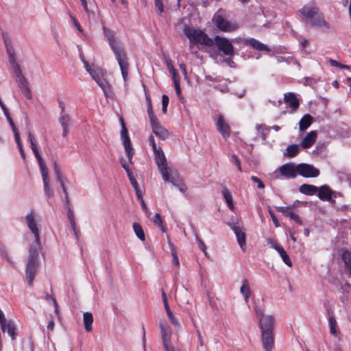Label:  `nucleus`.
<instances>
[{"label": "nucleus", "instance_id": "nucleus-1", "mask_svg": "<svg viewBox=\"0 0 351 351\" xmlns=\"http://www.w3.org/2000/svg\"><path fill=\"white\" fill-rule=\"evenodd\" d=\"M27 226L35 237V245L30 247L25 269V276L29 285H33L35 276L39 269L38 252L40 247L39 228L36 221H27Z\"/></svg>", "mask_w": 351, "mask_h": 351}, {"label": "nucleus", "instance_id": "nucleus-2", "mask_svg": "<svg viewBox=\"0 0 351 351\" xmlns=\"http://www.w3.org/2000/svg\"><path fill=\"white\" fill-rule=\"evenodd\" d=\"M154 155L158 169L163 180L171 182L181 192H184L186 186L182 183L178 171L175 169L168 167L165 155L160 147H158L157 151L154 152Z\"/></svg>", "mask_w": 351, "mask_h": 351}, {"label": "nucleus", "instance_id": "nucleus-3", "mask_svg": "<svg viewBox=\"0 0 351 351\" xmlns=\"http://www.w3.org/2000/svg\"><path fill=\"white\" fill-rule=\"evenodd\" d=\"M104 34L107 38L108 44L114 53L119 63L122 77L125 82L128 74V62L126 58V51L123 45L117 39L115 32L110 28L103 27Z\"/></svg>", "mask_w": 351, "mask_h": 351}, {"label": "nucleus", "instance_id": "nucleus-4", "mask_svg": "<svg viewBox=\"0 0 351 351\" xmlns=\"http://www.w3.org/2000/svg\"><path fill=\"white\" fill-rule=\"evenodd\" d=\"M300 12L305 17L306 23L311 25V27L328 29L330 25L325 19L324 14L315 3H312L304 5L300 10Z\"/></svg>", "mask_w": 351, "mask_h": 351}, {"label": "nucleus", "instance_id": "nucleus-5", "mask_svg": "<svg viewBox=\"0 0 351 351\" xmlns=\"http://www.w3.org/2000/svg\"><path fill=\"white\" fill-rule=\"evenodd\" d=\"M274 318L266 317L261 320L259 326L261 341L265 351H271L274 346Z\"/></svg>", "mask_w": 351, "mask_h": 351}, {"label": "nucleus", "instance_id": "nucleus-6", "mask_svg": "<svg viewBox=\"0 0 351 351\" xmlns=\"http://www.w3.org/2000/svg\"><path fill=\"white\" fill-rule=\"evenodd\" d=\"M183 32L192 43H199L208 47L214 45L213 40L200 29H195L185 25Z\"/></svg>", "mask_w": 351, "mask_h": 351}, {"label": "nucleus", "instance_id": "nucleus-7", "mask_svg": "<svg viewBox=\"0 0 351 351\" xmlns=\"http://www.w3.org/2000/svg\"><path fill=\"white\" fill-rule=\"evenodd\" d=\"M28 138H29V141L31 144V148H32L36 158L38 160V164H39V166L40 168V171H41V174H42V177H43L44 186H49V178L48 176L47 167L39 153V151H38V149L37 147L36 140L34 136L30 132H28Z\"/></svg>", "mask_w": 351, "mask_h": 351}, {"label": "nucleus", "instance_id": "nucleus-8", "mask_svg": "<svg viewBox=\"0 0 351 351\" xmlns=\"http://www.w3.org/2000/svg\"><path fill=\"white\" fill-rule=\"evenodd\" d=\"M213 22L215 26L222 32H232L238 28L237 24L231 23L226 19V12L223 9H219L214 14Z\"/></svg>", "mask_w": 351, "mask_h": 351}, {"label": "nucleus", "instance_id": "nucleus-9", "mask_svg": "<svg viewBox=\"0 0 351 351\" xmlns=\"http://www.w3.org/2000/svg\"><path fill=\"white\" fill-rule=\"evenodd\" d=\"M159 327L160 329L163 347L165 351H180L178 348L171 345V329L164 319L160 320Z\"/></svg>", "mask_w": 351, "mask_h": 351}, {"label": "nucleus", "instance_id": "nucleus-10", "mask_svg": "<svg viewBox=\"0 0 351 351\" xmlns=\"http://www.w3.org/2000/svg\"><path fill=\"white\" fill-rule=\"evenodd\" d=\"M227 225L233 230L241 250L245 251L246 248L245 230L241 221H228Z\"/></svg>", "mask_w": 351, "mask_h": 351}, {"label": "nucleus", "instance_id": "nucleus-11", "mask_svg": "<svg viewBox=\"0 0 351 351\" xmlns=\"http://www.w3.org/2000/svg\"><path fill=\"white\" fill-rule=\"evenodd\" d=\"M119 121L121 125V138L123 141V145L124 146L125 153L128 158V161L130 163H132V156L134 154V152L132 146L131 141L128 136V130L126 128L123 119L122 117H120Z\"/></svg>", "mask_w": 351, "mask_h": 351}, {"label": "nucleus", "instance_id": "nucleus-12", "mask_svg": "<svg viewBox=\"0 0 351 351\" xmlns=\"http://www.w3.org/2000/svg\"><path fill=\"white\" fill-rule=\"evenodd\" d=\"M3 40L5 45L6 51L8 54L9 62L11 65L12 72H15L21 69L19 64L16 62L15 58V51L12 46L11 38L7 34H3Z\"/></svg>", "mask_w": 351, "mask_h": 351}, {"label": "nucleus", "instance_id": "nucleus-13", "mask_svg": "<svg viewBox=\"0 0 351 351\" xmlns=\"http://www.w3.org/2000/svg\"><path fill=\"white\" fill-rule=\"evenodd\" d=\"M213 42L218 50L223 53V56L234 55V47L228 38L216 36Z\"/></svg>", "mask_w": 351, "mask_h": 351}, {"label": "nucleus", "instance_id": "nucleus-14", "mask_svg": "<svg viewBox=\"0 0 351 351\" xmlns=\"http://www.w3.org/2000/svg\"><path fill=\"white\" fill-rule=\"evenodd\" d=\"M298 173L304 178H316L319 175V170L314 166L301 163L297 165Z\"/></svg>", "mask_w": 351, "mask_h": 351}, {"label": "nucleus", "instance_id": "nucleus-15", "mask_svg": "<svg viewBox=\"0 0 351 351\" xmlns=\"http://www.w3.org/2000/svg\"><path fill=\"white\" fill-rule=\"evenodd\" d=\"M280 174L286 178H294L297 175V166L293 164L287 163L279 168Z\"/></svg>", "mask_w": 351, "mask_h": 351}, {"label": "nucleus", "instance_id": "nucleus-16", "mask_svg": "<svg viewBox=\"0 0 351 351\" xmlns=\"http://www.w3.org/2000/svg\"><path fill=\"white\" fill-rule=\"evenodd\" d=\"M324 306L326 308V311H327V313L328 314V324H329V328H330V332L334 335V336H337V320L333 315V312L331 310L330 308H329L326 304H324Z\"/></svg>", "mask_w": 351, "mask_h": 351}, {"label": "nucleus", "instance_id": "nucleus-17", "mask_svg": "<svg viewBox=\"0 0 351 351\" xmlns=\"http://www.w3.org/2000/svg\"><path fill=\"white\" fill-rule=\"evenodd\" d=\"M294 206H278L276 207V210L282 213L285 217H289L291 219H299V216L294 212Z\"/></svg>", "mask_w": 351, "mask_h": 351}, {"label": "nucleus", "instance_id": "nucleus-18", "mask_svg": "<svg viewBox=\"0 0 351 351\" xmlns=\"http://www.w3.org/2000/svg\"><path fill=\"white\" fill-rule=\"evenodd\" d=\"M284 101L286 104H289L290 108L293 111H295L300 106L299 99L296 97L295 94L293 93H285V97H284Z\"/></svg>", "mask_w": 351, "mask_h": 351}, {"label": "nucleus", "instance_id": "nucleus-19", "mask_svg": "<svg viewBox=\"0 0 351 351\" xmlns=\"http://www.w3.org/2000/svg\"><path fill=\"white\" fill-rule=\"evenodd\" d=\"M218 130L221 134L223 138L226 139L230 134V126L224 121L223 117L220 116L217 123Z\"/></svg>", "mask_w": 351, "mask_h": 351}, {"label": "nucleus", "instance_id": "nucleus-20", "mask_svg": "<svg viewBox=\"0 0 351 351\" xmlns=\"http://www.w3.org/2000/svg\"><path fill=\"white\" fill-rule=\"evenodd\" d=\"M317 139V132L315 131L310 132L302 140L300 145L304 149H307L311 147Z\"/></svg>", "mask_w": 351, "mask_h": 351}, {"label": "nucleus", "instance_id": "nucleus-21", "mask_svg": "<svg viewBox=\"0 0 351 351\" xmlns=\"http://www.w3.org/2000/svg\"><path fill=\"white\" fill-rule=\"evenodd\" d=\"M53 169L56 174L57 180L60 184V185L62 188L63 192L65 193V202H66V205L68 206V204H69L68 193H67V191H66L65 186H64V179L61 174L60 169H59L56 161L53 162Z\"/></svg>", "mask_w": 351, "mask_h": 351}, {"label": "nucleus", "instance_id": "nucleus-22", "mask_svg": "<svg viewBox=\"0 0 351 351\" xmlns=\"http://www.w3.org/2000/svg\"><path fill=\"white\" fill-rule=\"evenodd\" d=\"M341 258L345 264L346 274L351 277V252L349 250H343Z\"/></svg>", "mask_w": 351, "mask_h": 351}, {"label": "nucleus", "instance_id": "nucleus-23", "mask_svg": "<svg viewBox=\"0 0 351 351\" xmlns=\"http://www.w3.org/2000/svg\"><path fill=\"white\" fill-rule=\"evenodd\" d=\"M318 197L323 201H330L332 199V191L328 186H322L318 189Z\"/></svg>", "mask_w": 351, "mask_h": 351}, {"label": "nucleus", "instance_id": "nucleus-24", "mask_svg": "<svg viewBox=\"0 0 351 351\" xmlns=\"http://www.w3.org/2000/svg\"><path fill=\"white\" fill-rule=\"evenodd\" d=\"M245 44L247 45H249L252 47V48L259 50V51H269L270 49L268 48V47L258 40L254 39V38H249L245 40Z\"/></svg>", "mask_w": 351, "mask_h": 351}, {"label": "nucleus", "instance_id": "nucleus-25", "mask_svg": "<svg viewBox=\"0 0 351 351\" xmlns=\"http://www.w3.org/2000/svg\"><path fill=\"white\" fill-rule=\"evenodd\" d=\"M97 84L100 86V88L104 91L106 97H110L112 95L111 86L110 84L103 77V76L100 79H97L96 82Z\"/></svg>", "mask_w": 351, "mask_h": 351}, {"label": "nucleus", "instance_id": "nucleus-26", "mask_svg": "<svg viewBox=\"0 0 351 351\" xmlns=\"http://www.w3.org/2000/svg\"><path fill=\"white\" fill-rule=\"evenodd\" d=\"M152 132L156 136L162 141H165L169 136L168 130L162 127L160 124L152 128Z\"/></svg>", "mask_w": 351, "mask_h": 351}, {"label": "nucleus", "instance_id": "nucleus-27", "mask_svg": "<svg viewBox=\"0 0 351 351\" xmlns=\"http://www.w3.org/2000/svg\"><path fill=\"white\" fill-rule=\"evenodd\" d=\"M299 191L304 195H313L317 192L318 188L314 185L303 184L300 186Z\"/></svg>", "mask_w": 351, "mask_h": 351}, {"label": "nucleus", "instance_id": "nucleus-28", "mask_svg": "<svg viewBox=\"0 0 351 351\" xmlns=\"http://www.w3.org/2000/svg\"><path fill=\"white\" fill-rule=\"evenodd\" d=\"M313 117L311 115L306 114L302 117L299 122V129L300 131L306 130L313 123Z\"/></svg>", "mask_w": 351, "mask_h": 351}, {"label": "nucleus", "instance_id": "nucleus-29", "mask_svg": "<svg viewBox=\"0 0 351 351\" xmlns=\"http://www.w3.org/2000/svg\"><path fill=\"white\" fill-rule=\"evenodd\" d=\"M93 322V317L91 313L85 312L83 314V323L84 329L86 332L92 330V324Z\"/></svg>", "mask_w": 351, "mask_h": 351}, {"label": "nucleus", "instance_id": "nucleus-30", "mask_svg": "<svg viewBox=\"0 0 351 351\" xmlns=\"http://www.w3.org/2000/svg\"><path fill=\"white\" fill-rule=\"evenodd\" d=\"M240 292L243 295L245 302L247 303L250 297L251 291L247 279L243 280L242 285L240 288Z\"/></svg>", "mask_w": 351, "mask_h": 351}, {"label": "nucleus", "instance_id": "nucleus-31", "mask_svg": "<svg viewBox=\"0 0 351 351\" xmlns=\"http://www.w3.org/2000/svg\"><path fill=\"white\" fill-rule=\"evenodd\" d=\"M60 123L63 128L62 136H66L69 133V125L70 122V118L68 114H63L59 118Z\"/></svg>", "mask_w": 351, "mask_h": 351}, {"label": "nucleus", "instance_id": "nucleus-32", "mask_svg": "<svg viewBox=\"0 0 351 351\" xmlns=\"http://www.w3.org/2000/svg\"><path fill=\"white\" fill-rule=\"evenodd\" d=\"M300 147L297 144H292L287 146L284 155L289 158L295 157L299 152Z\"/></svg>", "mask_w": 351, "mask_h": 351}, {"label": "nucleus", "instance_id": "nucleus-33", "mask_svg": "<svg viewBox=\"0 0 351 351\" xmlns=\"http://www.w3.org/2000/svg\"><path fill=\"white\" fill-rule=\"evenodd\" d=\"M133 230L136 236L142 241L145 240V235L142 226L137 222H134L132 225Z\"/></svg>", "mask_w": 351, "mask_h": 351}, {"label": "nucleus", "instance_id": "nucleus-34", "mask_svg": "<svg viewBox=\"0 0 351 351\" xmlns=\"http://www.w3.org/2000/svg\"><path fill=\"white\" fill-rule=\"evenodd\" d=\"M13 73L15 75L16 82H17L18 86L29 83L27 79L23 75L21 69L13 72Z\"/></svg>", "mask_w": 351, "mask_h": 351}, {"label": "nucleus", "instance_id": "nucleus-35", "mask_svg": "<svg viewBox=\"0 0 351 351\" xmlns=\"http://www.w3.org/2000/svg\"><path fill=\"white\" fill-rule=\"evenodd\" d=\"M15 329L16 326L15 323L12 320H10L8 323L6 322V328L8 334L10 336L12 340L15 339Z\"/></svg>", "mask_w": 351, "mask_h": 351}, {"label": "nucleus", "instance_id": "nucleus-36", "mask_svg": "<svg viewBox=\"0 0 351 351\" xmlns=\"http://www.w3.org/2000/svg\"><path fill=\"white\" fill-rule=\"evenodd\" d=\"M18 86L25 98L28 99H32V91L29 88V83L23 85H19Z\"/></svg>", "mask_w": 351, "mask_h": 351}, {"label": "nucleus", "instance_id": "nucleus-37", "mask_svg": "<svg viewBox=\"0 0 351 351\" xmlns=\"http://www.w3.org/2000/svg\"><path fill=\"white\" fill-rule=\"evenodd\" d=\"M222 194H223V196L224 197V199H226L228 205V207L232 210L234 206H233V201H232V195L230 194V193L229 192V191L226 188L224 187L222 190Z\"/></svg>", "mask_w": 351, "mask_h": 351}, {"label": "nucleus", "instance_id": "nucleus-38", "mask_svg": "<svg viewBox=\"0 0 351 351\" xmlns=\"http://www.w3.org/2000/svg\"><path fill=\"white\" fill-rule=\"evenodd\" d=\"M254 311L259 319V326H261V320H262L263 319L266 317L274 318L272 315H264V310L261 306H256L254 308Z\"/></svg>", "mask_w": 351, "mask_h": 351}, {"label": "nucleus", "instance_id": "nucleus-39", "mask_svg": "<svg viewBox=\"0 0 351 351\" xmlns=\"http://www.w3.org/2000/svg\"><path fill=\"white\" fill-rule=\"evenodd\" d=\"M280 254L281 258L282 259V261L289 267H291L292 265V262L289 256V255L287 254L285 250L283 247L280 249V250L278 252Z\"/></svg>", "mask_w": 351, "mask_h": 351}, {"label": "nucleus", "instance_id": "nucleus-40", "mask_svg": "<svg viewBox=\"0 0 351 351\" xmlns=\"http://www.w3.org/2000/svg\"><path fill=\"white\" fill-rule=\"evenodd\" d=\"M121 164L122 167L126 171L128 177L130 181L132 180V179H134L135 178L133 176V173H132L131 169H130L129 165L126 163V161L125 160H123V159H121Z\"/></svg>", "mask_w": 351, "mask_h": 351}, {"label": "nucleus", "instance_id": "nucleus-41", "mask_svg": "<svg viewBox=\"0 0 351 351\" xmlns=\"http://www.w3.org/2000/svg\"><path fill=\"white\" fill-rule=\"evenodd\" d=\"M267 244L269 245L271 248H274L277 252L280 250L282 247L279 245L276 241H274L271 238L267 239Z\"/></svg>", "mask_w": 351, "mask_h": 351}, {"label": "nucleus", "instance_id": "nucleus-42", "mask_svg": "<svg viewBox=\"0 0 351 351\" xmlns=\"http://www.w3.org/2000/svg\"><path fill=\"white\" fill-rule=\"evenodd\" d=\"M15 141H16V143L17 144L18 148L19 149L21 156L23 160H25V152H24V149L23 148V146H22L19 134H16V135Z\"/></svg>", "mask_w": 351, "mask_h": 351}, {"label": "nucleus", "instance_id": "nucleus-43", "mask_svg": "<svg viewBox=\"0 0 351 351\" xmlns=\"http://www.w3.org/2000/svg\"><path fill=\"white\" fill-rule=\"evenodd\" d=\"M89 74L92 76L93 79L95 82L97 81V79H100L102 77L101 70L100 69H94Z\"/></svg>", "mask_w": 351, "mask_h": 351}, {"label": "nucleus", "instance_id": "nucleus-44", "mask_svg": "<svg viewBox=\"0 0 351 351\" xmlns=\"http://www.w3.org/2000/svg\"><path fill=\"white\" fill-rule=\"evenodd\" d=\"M169 319L170 320L171 323L173 324V326L176 328H180L181 326L178 321V319L175 317L173 313L170 314L167 316Z\"/></svg>", "mask_w": 351, "mask_h": 351}, {"label": "nucleus", "instance_id": "nucleus-45", "mask_svg": "<svg viewBox=\"0 0 351 351\" xmlns=\"http://www.w3.org/2000/svg\"><path fill=\"white\" fill-rule=\"evenodd\" d=\"M169 104V97L167 95L162 96V110L164 114L167 113V108Z\"/></svg>", "mask_w": 351, "mask_h": 351}, {"label": "nucleus", "instance_id": "nucleus-46", "mask_svg": "<svg viewBox=\"0 0 351 351\" xmlns=\"http://www.w3.org/2000/svg\"><path fill=\"white\" fill-rule=\"evenodd\" d=\"M6 322L7 320L5 319V315L3 312L0 309V326L3 332L5 331Z\"/></svg>", "mask_w": 351, "mask_h": 351}, {"label": "nucleus", "instance_id": "nucleus-47", "mask_svg": "<svg viewBox=\"0 0 351 351\" xmlns=\"http://www.w3.org/2000/svg\"><path fill=\"white\" fill-rule=\"evenodd\" d=\"M225 57L223 59V62L226 63L230 67L234 68L235 67V63L232 60V57L234 56H224Z\"/></svg>", "mask_w": 351, "mask_h": 351}, {"label": "nucleus", "instance_id": "nucleus-48", "mask_svg": "<svg viewBox=\"0 0 351 351\" xmlns=\"http://www.w3.org/2000/svg\"><path fill=\"white\" fill-rule=\"evenodd\" d=\"M329 62H330V65L332 66H336V67H339L341 69H348V66L339 63V62H337V60H335L332 59H330L329 60Z\"/></svg>", "mask_w": 351, "mask_h": 351}, {"label": "nucleus", "instance_id": "nucleus-49", "mask_svg": "<svg viewBox=\"0 0 351 351\" xmlns=\"http://www.w3.org/2000/svg\"><path fill=\"white\" fill-rule=\"evenodd\" d=\"M149 118L152 129L154 128L155 126L160 125L159 122L158 121L157 117L154 114L149 116Z\"/></svg>", "mask_w": 351, "mask_h": 351}, {"label": "nucleus", "instance_id": "nucleus-50", "mask_svg": "<svg viewBox=\"0 0 351 351\" xmlns=\"http://www.w3.org/2000/svg\"><path fill=\"white\" fill-rule=\"evenodd\" d=\"M231 158H232V161L233 162H234L235 165H237L238 170L239 171H242L241 161L239 159V158L235 154L232 155Z\"/></svg>", "mask_w": 351, "mask_h": 351}, {"label": "nucleus", "instance_id": "nucleus-51", "mask_svg": "<svg viewBox=\"0 0 351 351\" xmlns=\"http://www.w3.org/2000/svg\"><path fill=\"white\" fill-rule=\"evenodd\" d=\"M71 226L72 227V229L74 232V234L76 237V239H78L80 237V230L77 228V225L75 223V221L72 220L71 221Z\"/></svg>", "mask_w": 351, "mask_h": 351}, {"label": "nucleus", "instance_id": "nucleus-52", "mask_svg": "<svg viewBox=\"0 0 351 351\" xmlns=\"http://www.w3.org/2000/svg\"><path fill=\"white\" fill-rule=\"evenodd\" d=\"M44 190H45V195L47 197L51 198V197H52L53 196V190H52V189L51 188L50 186H44Z\"/></svg>", "mask_w": 351, "mask_h": 351}, {"label": "nucleus", "instance_id": "nucleus-53", "mask_svg": "<svg viewBox=\"0 0 351 351\" xmlns=\"http://www.w3.org/2000/svg\"><path fill=\"white\" fill-rule=\"evenodd\" d=\"M251 180L255 182V183H257L258 184V187L259 189H263L265 187V184H263V182L261 180V179H259L258 178L256 177V176H252L251 177Z\"/></svg>", "mask_w": 351, "mask_h": 351}, {"label": "nucleus", "instance_id": "nucleus-54", "mask_svg": "<svg viewBox=\"0 0 351 351\" xmlns=\"http://www.w3.org/2000/svg\"><path fill=\"white\" fill-rule=\"evenodd\" d=\"M7 119H8V122H9V123H10V126H11V128H12V131H13V132H14V138H16V134H19V131H18V130L16 129V126H15V125H14V122H13V121H12V118H11V117H10V118H8Z\"/></svg>", "mask_w": 351, "mask_h": 351}, {"label": "nucleus", "instance_id": "nucleus-55", "mask_svg": "<svg viewBox=\"0 0 351 351\" xmlns=\"http://www.w3.org/2000/svg\"><path fill=\"white\" fill-rule=\"evenodd\" d=\"M172 264L176 267L179 266V259L175 250L172 251Z\"/></svg>", "mask_w": 351, "mask_h": 351}, {"label": "nucleus", "instance_id": "nucleus-56", "mask_svg": "<svg viewBox=\"0 0 351 351\" xmlns=\"http://www.w3.org/2000/svg\"><path fill=\"white\" fill-rule=\"evenodd\" d=\"M154 221L162 232H166V228L163 223L164 221Z\"/></svg>", "mask_w": 351, "mask_h": 351}, {"label": "nucleus", "instance_id": "nucleus-57", "mask_svg": "<svg viewBox=\"0 0 351 351\" xmlns=\"http://www.w3.org/2000/svg\"><path fill=\"white\" fill-rule=\"evenodd\" d=\"M149 143H150V144H151V145H152V149H153L154 152H156V151H157V149H158V147H157V146H156V143H155V141H154V136H153L152 135H150V136H149Z\"/></svg>", "mask_w": 351, "mask_h": 351}, {"label": "nucleus", "instance_id": "nucleus-58", "mask_svg": "<svg viewBox=\"0 0 351 351\" xmlns=\"http://www.w3.org/2000/svg\"><path fill=\"white\" fill-rule=\"evenodd\" d=\"M154 4L155 6L158 9L160 12H162L164 11L163 4L160 0L155 1Z\"/></svg>", "mask_w": 351, "mask_h": 351}, {"label": "nucleus", "instance_id": "nucleus-59", "mask_svg": "<svg viewBox=\"0 0 351 351\" xmlns=\"http://www.w3.org/2000/svg\"><path fill=\"white\" fill-rule=\"evenodd\" d=\"M134 190H135L136 195L138 199L139 200H142V199H143V193H142L141 190L139 188L136 189Z\"/></svg>", "mask_w": 351, "mask_h": 351}, {"label": "nucleus", "instance_id": "nucleus-60", "mask_svg": "<svg viewBox=\"0 0 351 351\" xmlns=\"http://www.w3.org/2000/svg\"><path fill=\"white\" fill-rule=\"evenodd\" d=\"M82 61L84 64L86 70L90 73L94 69H92L85 60L82 59Z\"/></svg>", "mask_w": 351, "mask_h": 351}, {"label": "nucleus", "instance_id": "nucleus-61", "mask_svg": "<svg viewBox=\"0 0 351 351\" xmlns=\"http://www.w3.org/2000/svg\"><path fill=\"white\" fill-rule=\"evenodd\" d=\"M171 75H172V80H173L174 85H176V83H177V84H180L179 83V77H178L177 73H173Z\"/></svg>", "mask_w": 351, "mask_h": 351}, {"label": "nucleus", "instance_id": "nucleus-62", "mask_svg": "<svg viewBox=\"0 0 351 351\" xmlns=\"http://www.w3.org/2000/svg\"><path fill=\"white\" fill-rule=\"evenodd\" d=\"M54 328V322L53 320H51L47 324V330L49 331H53Z\"/></svg>", "mask_w": 351, "mask_h": 351}, {"label": "nucleus", "instance_id": "nucleus-63", "mask_svg": "<svg viewBox=\"0 0 351 351\" xmlns=\"http://www.w3.org/2000/svg\"><path fill=\"white\" fill-rule=\"evenodd\" d=\"M130 182L131 185L132 186V187L134 189L138 188V182H137V181H136V180L135 178L134 179H132V180H130Z\"/></svg>", "mask_w": 351, "mask_h": 351}, {"label": "nucleus", "instance_id": "nucleus-64", "mask_svg": "<svg viewBox=\"0 0 351 351\" xmlns=\"http://www.w3.org/2000/svg\"><path fill=\"white\" fill-rule=\"evenodd\" d=\"M73 21L74 25L77 28L78 31L82 32V29L80 25L79 24V23L76 21V19L75 18H73Z\"/></svg>", "mask_w": 351, "mask_h": 351}]
</instances>
